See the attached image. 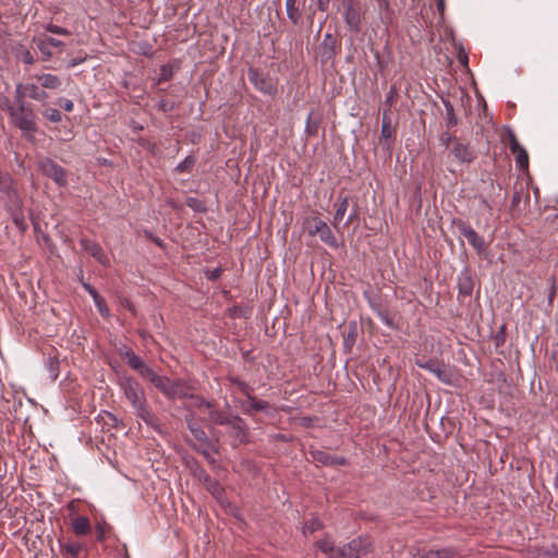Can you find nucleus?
Returning a JSON list of instances; mask_svg holds the SVG:
<instances>
[{"label": "nucleus", "mask_w": 558, "mask_h": 558, "mask_svg": "<svg viewBox=\"0 0 558 558\" xmlns=\"http://www.w3.org/2000/svg\"><path fill=\"white\" fill-rule=\"evenodd\" d=\"M124 397L131 403L135 414L147 425L157 428L158 418L149 410L143 387L132 377L122 376L119 379Z\"/></svg>", "instance_id": "obj_1"}, {"label": "nucleus", "mask_w": 558, "mask_h": 558, "mask_svg": "<svg viewBox=\"0 0 558 558\" xmlns=\"http://www.w3.org/2000/svg\"><path fill=\"white\" fill-rule=\"evenodd\" d=\"M317 547L329 558H360L371 550L372 544L367 537H357L342 547H335L329 538H324L317 542Z\"/></svg>", "instance_id": "obj_2"}, {"label": "nucleus", "mask_w": 558, "mask_h": 558, "mask_svg": "<svg viewBox=\"0 0 558 558\" xmlns=\"http://www.w3.org/2000/svg\"><path fill=\"white\" fill-rule=\"evenodd\" d=\"M12 122L22 134L29 141L35 138V133L38 131L37 116L32 108V105L15 106L10 114Z\"/></svg>", "instance_id": "obj_3"}, {"label": "nucleus", "mask_w": 558, "mask_h": 558, "mask_svg": "<svg viewBox=\"0 0 558 558\" xmlns=\"http://www.w3.org/2000/svg\"><path fill=\"white\" fill-rule=\"evenodd\" d=\"M155 387L169 399H181L189 396V386L182 379L171 380L161 376L160 381Z\"/></svg>", "instance_id": "obj_4"}, {"label": "nucleus", "mask_w": 558, "mask_h": 558, "mask_svg": "<svg viewBox=\"0 0 558 558\" xmlns=\"http://www.w3.org/2000/svg\"><path fill=\"white\" fill-rule=\"evenodd\" d=\"M340 11L348 27L357 33L361 29V9L356 0H342Z\"/></svg>", "instance_id": "obj_5"}, {"label": "nucleus", "mask_w": 558, "mask_h": 558, "mask_svg": "<svg viewBox=\"0 0 558 558\" xmlns=\"http://www.w3.org/2000/svg\"><path fill=\"white\" fill-rule=\"evenodd\" d=\"M39 168L48 178H50L58 186H65L68 183L66 171L50 158L39 160Z\"/></svg>", "instance_id": "obj_6"}, {"label": "nucleus", "mask_w": 558, "mask_h": 558, "mask_svg": "<svg viewBox=\"0 0 558 558\" xmlns=\"http://www.w3.org/2000/svg\"><path fill=\"white\" fill-rule=\"evenodd\" d=\"M314 226L308 228L310 235H318L326 245L337 248L339 243L332 233L330 227L318 217L313 218Z\"/></svg>", "instance_id": "obj_7"}, {"label": "nucleus", "mask_w": 558, "mask_h": 558, "mask_svg": "<svg viewBox=\"0 0 558 558\" xmlns=\"http://www.w3.org/2000/svg\"><path fill=\"white\" fill-rule=\"evenodd\" d=\"M457 227L460 234L468 240L469 244L473 246L477 253H482L485 250L484 239L480 236L471 226L463 221H458Z\"/></svg>", "instance_id": "obj_8"}, {"label": "nucleus", "mask_w": 558, "mask_h": 558, "mask_svg": "<svg viewBox=\"0 0 558 558\" xmlns=\"http://www.w3.org/2000/svg\"><path fill=\"white\" fill-rule=\"evenodd\" d=\"M451 154L461 163H471L476 158L474 149L466 143L460 140H454Z\"/></svg>", "instance_id": "obj_9"}, {"label": "nucleus", "mask_w": 558, "mask_h": 558, "mask_svg": "<svg viewBox=\"0 0 558 558\" xmlns=\"http://www.w3.org/2000/svg\"><path fill=\"white\" fill-rule=\"evenodd\" d=\"M248 80L250 82L262 93L264 94H272L275 92L274 82L263 73H260L256 69L248 70Z\"/></svg>", "instance_id": "obj_10"}, {"label": "nucleus", "mask_w": 558, "mask_h": 558, "mask_svg": "<svg viewBox=\"0 0 558 558\" xmlns=\"http://www.w3.org/2000/svg\"><path fill=\"white\" fill-rule=\"evenodd\" d=\"M508 140H509V149L513 155H515V161H517L518 167L522 170L527 169L529 155H527L526 150L524 149V147H522L519 144L515 134L510 131L508 134Z\"/></svg>", "instance_id": "obj_11"}, {"label": "nucleus", "mask_w": 558, "mask_h": 558, "mask_svg": "<svg viewBox=\"0 0 558 558\" xmlns=\"http://www.w3.org/2000/svg\"><path fill=\"white\" fill-rule=\"evenodd\" d=\"M336 38L330 33H326L323 41L318 47V57L323 64L328 63L329 61L332 60V58L336 54Z\"/></svg>", "instance_id": "obj_12"}, {"label": "nucleus", "mask_w": 558, "mask_h": 558, "mask_svg": "<svg viewBox=\"0 0 558 558\" xmlns=\"http://www.w3.org/2000/svg\"><path fill=\"white\" fill-rule=\"evenodd\" d=\"M231 435L240 442L247 441V426L240 416H232L230 422L227 424Z\"/></svg>", "instance_id": "obj_13"}, {"label": "nucleus", "mask_w": 558, "mask_h": 558, "mask_svg": "<svg viewBox=\"0 0 558 558\" xmlns=\"http://www.w3.org/2000/svg\"><path fill=\"white\" fill-rule=\"evenodd\" d=\"M80 243L82 248L90 254L97 262L102 265L108 264L109 259L98 243L88 239H81Z\"/></svg>", "instance_id": "obj_14"}, {"label": "nucleus", "mask_w": 558, "mask_h": 558, "mask_svg": "<svg viewBox=\"0 0 558 558\" xmlns=\"http://www.w3.org/2000/svg\"><path fill=\"white\" fill-rule=\"evenodd\" d=\"M311 457L314 462L322 463L324 465H343L345 459L343 457L332 456L323 450L311 451Z\"/></svg>", "instance_id": "obj_15"}, {"label": "nucleus", "mask_w": 558, "mask_h": 558, "mask_svg": "<svg viewBox=\"0 0 558 558\" xmlns=\"http://www.w3.org/2000/svg\"><path fill=\"white\" fill-rule=\"evenodd\" d=\"M246 402L242 403L243 412L245 414H253L254 412H268L270 405L267 401L258 400L255 397L250 396L246 397Z\"/></svg>", "instance_id": "obj_16"}, {"label": "nucleus", "mask_w": 558, "mask_h": 558, "mask_svg": "<svg viewBox=\"0 0 558 558\" xmlns=\"http://www.w3.org/2000/svg\"><path fill=\"white\" fill-rule=\"evenodd\" d=\"M32 77L35 78L45 89H58L62 85V80L54 74L41 73L35 74Z\"/></svg>", "instance_id": "obj_17"}, {"label": "nucleus", "mask_w": 558, "mask_h": 558, "mask_svg": "<svg viewBox=\"0 0 558 558\" xmlns=\"http://www.w3.org/2000/svg\"><path fill=\"white\" fill-rule=\"evenodd\" d=\"M458 289L459 293L464 296L472 294L473 280L466 270L462 271L458 277Z\"/></svg>", "instance_id": "obj_18"}, {"label": "nucleus", "mask_w": 558, "mask_h": 558, "mask_svg": "<svg viewBox=\"0 0 558 558\" xmlns=\"http://www.w3.org/2000/svg\"><path fill=\"white\" fill-rule=\"evenodd\" d=\"M335 206H336V211L333 215L332 226L336 229H338L339 223L342 221V219L344 218L345 213L348 210L349 197L348 196L340 197L339 202Z\"/></svg>", "instance_id": "obj_19"}, {"label": "nucleus", "mask_w": 558, "mask_h": 558, "mask_svg": "<svg viewBox=\"0 0 558 558\" xmlns=\"http://www.w3.org/2000/svg\"><path fill=\"white\" fill-rule=\"evenodd\" d=\"M71 526L76 535H86L90 532V522L87 517H75L72 519Z\"/></svg>", "instance_id": "obj_20"}, {"label": "nucleus", "mask_w": 558, "mask_h": 558, "mask_svg": "<svg viewBox=\"0 0 558 558\" xmlns=\"http://www.w3.org/2000/svg\"><path fill=\"white\" fill-rule=\"evenodd\" d=\"M60 546L65 558H78L84 550L83 545L77 542H65Z\"/></svg>", "instance_id": "obj_21"}, {"label": "nucleus", "mask_w": 558, "mask_h": 558, "mask_svg": "<svg viewBox=\"0 0 558 558\" xmlns=\"http://www.w3.org/2000/svg\"><path fill=\"white\" fill-rule=\"evenodd\" d=\"M28 90V98L39 101L41 104H46L49 97L48 93L40 85L35 83H26Z\"/></svg>", "instance_id": "obj_22"}, {"label": "nucleus", "mask_w": 558, "mask_h": 558, "mask_svg": "<svg viewBox=\"0 0 558 558\" xmlns=\"http://www.w3.org/2000/svg\"><path fill=\"white\" fill-rule=\"evenodd\" d=\"M208 415L210 422L225 426H227V424L230 422V418L232 417L227 412L215 410L214 407L209 409Z\"/></svg>", "instance_id": "obj_23"}, {"label": "nucleus", "mask_w": 558, "mask_h": 558, "mask_svg": "<svg viewBox=\"0 0 558 558\" xmlns=\"http://www.w3.org/2000/svg\"><path fill=\"white\" fill-rule=\"evenodd\" d=\"M28 97L27 84L19 83L15 86L14 94V106L29 105L25 101V98Z\"/></svg>", "instance_id": "obj_24"}, {"label": "nucleus", "mask_w": 558, "mask_h": 558, "mask_svg": "<svg viewBox=\"0 0 558 558\" xmlns=\"http://www.w3.org/2000/svg\"><path fill=\"white\" fill-rule=\"evenodd\" d=\"M442 104L446 109V121L448 128H453L458 124V119L454 113V108L449 100H442Z\"/></svg>", "instance_id": "obj_25"}, {"label": "nucleus", "mask_w": 558, "mask_h": 558, "mask_svg": "<svg viewBox=\"0 0 558 558\" xmlns=\"http://www.w3.org/2000/svg\"><path fill=\"white\" fill-rule=\"evenodd\" d=\"M125 357L129 366L136 372H140L146 365L144 361L132 351H126Z\"/></svg>", "instance_id": "obj_26"}, {"label": "nucleus", "mask_w": 558, "mask_h": 558, "mask_svg": "<svg viewBox=\"0 0 558 558\" xmlns=\"http://www.w3.org/2000/svg\"><path fill=\"white\" fill-rule=\"evenodd\" d=\"M229 380L245 397L252 393V388L250 387V385L244 380L240 379L239 377L230 376Z\"/></svg>", "instance_id": "obj_27"}, {"label": "nucleus", "mask_w": 558, "mask_h": 558, "mask_svg": "<svg viewBox=\"0 0 558 558\" xmlns=\"http://www.w3.org/2000/svg\"><path fill=\"white\" fill-rule=\"evenodd\" d=\"M287 15L293 24H298L300 21V13L295 8V0H286Z\"/></svg>", "instance_id": "obj_28"}, {"label": "nucleus", "mask_w": 558, "mask_h": 558, "mask_svg": "<svg viewBox=\"0 0 558 558\" xmlns=\"http://www.w3.org/2000/svg\"><path fill=\"white\" fill-rule=\"evenodd\" d=\"M373 308L376 311L377 316L379 319L389 328H396L392 317L390 316L389 312L381 308L380 306H374Z\"/></svg>", "instance_id": "obj_29"}, {"label": "nucleus", "mask_w": 558, "mask_h": 558, "mask_svg": "<svg viewBox=\"0 0 558 558\" xmlns=\"http://www.w3.org/2000/svg\"><path fill=\"white\" fill-rule=\"evenodd\" d=\"M140 375L148 379L154 386L160 381V375H158L151 367L145 365L140 372Z\"/></svg>", "instance_id": "obj_30"}, {"label": "nucleus", "mask_w": 558, "mask_h": 558, "mask_svg": "<svg viewBox=\"0 0 558 558\" xmlns=\"http://www.w3.org/2000/svg\"><path fill=\"white\" fill-rule=\"evenodd\" d=\"M41 114L45 119L52 123H59L62 120L61 112L56 108H46L41 111Z\"/></svg>", "instance_id": "obj_31"}, {"label": "nucleus", "mask_w": 558, "mask_h": 558, "mask_svg": "<svg viewBox=\"0 0 558 558\" xmlns=\"http://www.w3.org/2000/svg\"><path fill=\"white\" fill-rule=\"evenodd\" d=\"M46 367L48 369L50 379L56 380L59 376V361L53 357H48L46 360Z\"/></svg>", "instance_id": "obj_32"}, {"label": "nucleus", "mask_w": 558, "mask_h": 558, "mask_svg": "<svg viewBox=\"0 0 558 558\" xmlns=\"http://www.w3.org/2000/svg\"><path fill=\"white\" fill-rule=\"evenodd\" d=\"M189 429L196 440L204 444L208 442V437L202 427L197 426L194 423H189Z\"/></svg>", "instance_id": "obj_33"}, {"label": "nucleus", "mask_w": 558, "mask_h": 558, "mask_svg": "<svg viewBox=\"0 0 558 558\" xmlns=\"http://www.w3.org/2000/svg\"><path fill=\"white\" fill-rule=\"evenodd\" d=\"M206 489L216 498L221 499L225 493L223 487L216 481L213 480L207 486Z\"/></svg>", "instance_id": "obj_34"}, {"label": "nucleus", "mask_w": 558, "mask_h": 558, "mask_svg": "<svg viewBox=\"0 0 558 558\" xmlns=\"http://www.w3.org/2000/svg\"><path fill=\"white\" fill-rule=\"evenodd\" d=\"M392 134H393V130L390 126V119L385 113L383 117L380 137L384 140H390L392 137Z\"/></svg>", "instance_id": "obj_35"}, {"label": "nucleus", "mask_w": 558, "mask_h": 558, "mask_svg": "<svg viewBox=\"0 0 558 558\" xmlns=\"http://www.w3.org/2000/svg\"><path fill=\"white\" fill-rule=\"evenodd\" d=\"M187 397L193 401V405L196 408H199V409L204 408V409H207L208 411H209V409L213 408V403L205 400L202 397L194 396V395H189Z\"/></svg>", "instance_id": "obj_36"}, {"label": "nucleus", "mask_w": 558, "mask_h": 558, "mask_svg": "<svg viewBox=\"0 0 558 558\" xmlns=\"http://www.w3.org/2000/svg\"><path fill=\"white\" fill-rule=\"evenodd\" d=\"M194 163H195V158L192 156H187L184 160H182L177 166L175 169L178 172H187L193 168Z\"/></svg>", "instance_id": "obj_37"}, {"label": "nucleus", "mask_w": 558, "mask_h": 558, "mask_svg": "<svg viewBox=\"0 0 558 558\" xmlns=\"http://www.w3.org/2000/svg\"><path fill=\"white\" fill-rule=\"evenodd\" d=\"M45 29L49 33L57 34V35H63L66 36L70 34V32L66 28L60 27L58 25H54L52 23H49L45 25Z\"/></svg>", "instance_id": "obj_38"}, {"label": "nucleus", "mask_w": 558, "mask_h": 558, "mask_svg": "<svg viewBox=\"0 0 558 558\" xmlns=\"http://www.w3.org/2000/svg\"><path fill=\"white\" fill-rule=\"evenodd\" d=\"M15 106L12 105L11 100L4 96V95H0V109L1 110H5L9 112V114H11L12 112V109H14Z\"/></svg>", "instance_id": "obj_39"}, {"label": "nucleus", "mask_w": 558, "mask_h": 558, "mask_svg": "<svg viewBox=\"0 0 558 558\" xmlns=\"http://www.w3.org/2000/svg\"><path fill=\"white\" fill-rule=\"evenodd\" d=\"M186 204L189 207L193 208L194 210L203 211L205 210V206L203 202L195 197H189L186 201Z\"/></svg>", "instance_id": "obj_40"}, {"label": "nucleus", "mask_w": 558, "mask_h": 558, "mask_svg": "<svg viewBox=\"0 0 558 558\" xmlns=\"http://www.w3.org/2000/svg\"><path fill=\"white\" fill-rule=\"evenodd\" d=\"M19 57L21 61L25 64H33L35 61L33 54L27 49H23L22 51H20Z\"/></svg>", "instance_id": "obj_41"}, {"label": "nucleus", "mask_w": 558, "mask_h": 558, "mask_svg": "<svg viewBox=\"0 0 558 558\" xmlns=\"http://www.w3.org/2000/svg\"><path fill=\"white\" fill-rule=\"evenodd\" d=\"M95 302V305L98 310V312L100 313L101 316H108L109 315V310L105 303V300L104 298L99 296L98 301H94Z\"/></svg>", "instance_id": "obj_42"}, {"label": "nucleus", "mask_w": 558, "mask_h": 558, "mask_svg": "<svg viewBox=\"0 0 558 558\" xmlns=\"http://www.w3.org/2000/svg\"><path fill=\"white\" fill-rule=\"evenodd\" d=\"M58 105L65 110L66 112H71L74 108V104L71 99L68 98H59Z\"/></svg>", "instance_id": "obj_43"}, {"label": "nucleus", "mask_w": 558, "mask_h": 558, "mask_svg": "<svg viewBox=\"0 0 558 558\" xmlns=\"http://www.w3.org/2000/svg\"><path fill=\"white\" fill-rule=\"evenodd\" d=\"M319 527H320V524H319L318 520H313L312 522L305 524V526L303 529V533L304 534L313 533L316 530H318Z\"/></svg>", "instance_id": "obj_44"}, {"label": "nucleus", "mask_w": 558, "mask_h": 558, "mask_svg": "<svg viewBox=\"0 0 558 558\" xmlns=\"http://www.w3.org/2000/svg\"><path fill=\"white\" fill-rule=\"evenodd\" d=\"M439 140H440V143L448 148L450 146V143L451 142L453 143L456 138L450 133L444 132L440 135Z\"/></svg>", "instance_id": "obj_45"}, {"label": "nucleus", "mask_w": 558, "mask_h": 558, "mask_svg": "<svg viewBox=\"0 0 558 558\" xmlns=\"http://www.w3.org/2000/svg\"><path fill=\"white\" fill-rule=\"evenodd\" d=\"M83 288L85 289V291L88 292V294L93 298L94 301H98L100 295L94 287H92L89 283L83 282Z\"/></svg>", "instance_id": "obj_46"}, {"label": "nucleus", "mask_w": 558, "mask_h": 558, "mask_svg": "<svg viewBox=\"0 0 558 558\" xmlns=\"http://www.w3.org/2000/svg\"><path fill=\"white\" fill-rule=\"evenodd\" d=\"M43 44H47L49 46H52L54 48H62L63 47V41L59 40V39H56L53 37H47L43 40Z\"/></svg>", "instance_id": "obj_47"}, {"label": "nucleus", "mask_w": 558, "mask_h": 558, "mask_svg": "<svg viewBox=\"0 0 558 558\" xmlns=\"http://www.w3.org/2000/svg\"><path fill=\"white\" fill-rule=\"evenodd\" d=\"M416 364H417L418 367L432 372V369L436 366L437 362L433 361V360H428V361H425V362L417 361Z\"/></svg>", "instance_id": "obj_48"}, {"label": "nucleus", "mask_w": 558, "mask_h": 558, "mask_svg": "<svg viewBox=\"0 0 558 558\" xmlns=\"http://www.w3.org/2000/svg\"><path fill=\"white\" fill-rule=\"evenodd\" d=\"M557 293V287L555 280H551L550 291L548 293V303L551 305Z\"/></svg>", "instance_id": "obj_49"}, {"label": "nucleus", "mask_w": 558, "mask_h": 558, "mask_svg": "<svg viewBox=\"0 0 558 558\" xmlns=\"http://www.w3.org/2000/svg\"><path fill=\"white\" fill-rule=\"evenodd\" d=\"M330 0H317V7L320 11L326 12L329 8Z\"/></svg>", "instance_id": "obj_50"}, {"label": "nucleus", "mask_w": 558, "mask_h": 558, "mask_svg": "<svg viewBox=\"0 0 558 558\" xmlns=\"http://www.w3.org/2000/svg\"><path fill=\"white\" fill-rule=\"evenodd\" d=\"M220 275H221V269L220 268H215L208 275V279H210V280L218 279L220 277Z\"/></svg>", "instance_id": "obj_51"}, {"label": "nucleus", "mask_w": 558, "mask_h": 558, "mask_svg": "<svg viewBox=\"0 0 558 558\" xmlns=\"http://www.w3.org/2000/svg\"><path fill=\"white\" fill-rule=\"evenodd\" d=\"M396 94H397L396 88L391 87L389 90V94L387 96V99H386V102L388 105H392Z\"/></svg>", "instance_id": "obj_52"}, {"label": "nucleus", "mask_w": 558, "mask_h": 558, "mask_svg": "<svg viewBox=\"0 0 558 558\" xmlns=\"http://www.w3.org/2000/svg\"><path fill=\"white\" fill-rule=\"evenodd\" d=\"M199 478L203 481L205 486H207L213 481V478L207 473H205L204 471L201 473Z\"/></svg>", "instance_id": "obj_53"}, {"label": "nucleus", "mask_w": 558, "mask_h": 558, "mask_svg": "<svg viewBox=\"0 0 558 558\" xmlns=\"http://www.w3.org/2000/svg\"><path fill=\"white\" fill-rule=\"evenodd\" d=\"M433 374H435L439 379L444 380L442 378V371L441 368L439 367L438 363L436 364V366L432 369Z\"/></svg>", "instance_id": "obj_54"}, {"label": "nucleus", "mask_w": 558, "mask_h": 558, "mask_svg": "<svg viewBox=\"0 0 558 558\" xmlns=\"http://www.w3.org/2000/svg\"><path fill=\"white\" fill-rule=\"evenodd\" d=\"M433 374H435L439 379L444 380L442 378V371L441 368L439 367L438 363L436 364V366L432 369Z\"/></svg>", "instance_id": "obj_55"}, {"label": "nucleus", "mask_w": 558, "mask_h": 558, "mask_svg": "<svg viewBox=\"0 0 558 558\" xmlns=\"http://www.w3.org/2000/svg\"><path fill=\"white\" fill-rule=\"evenodd\" d=\"M433 374H435L439 379L444 380L442 378V371L441 368L439 367L438 363L436 364V366L432 369Z\"/></svg>", "instance_id": "obj_56"}, {"label": "nucleus", "mask_w": 558, "mask_h": 558, "mask_svg": "<svg viewBox=\"0 0 558 558\" xmlns=\"http://www.w3.org/2000/svg\"><path fill=\"white\" fill-rule=\"evenodd\" d=\"M437 10L442 17L444 11H445V1L444 0H437Z\"/></svg>", "instance_id": "obj_57"}, {"label": "nucleus", "mask_w": 558, "mask_h": 558, "mask_svg": "<svg viewBox=\"0 0 558 558\" xmlns=\"http://www.w3.org/2000/svg\"><path fill=\"white\" fill-rule=\"evenodd\" d=\"M84 59H72L69 62V68H74L83 62Z\"/></svg>", "instance_id": "obj_58"}, {"label": "nucleus", "mask_w": 558, "mask_h": 558, "mask_svg": "<svg viewBox=\"0 0 558 558\" xmlns=\"http://www.w3.org/2000/svg\"><path fill=\"white\" fill-rule=\"evenodd\" d=\"M149 239L154 241L158 246L162 247V241L159 238L153 236L150 233L147 234Z\"/></svg>", "instance_id": "obj_59"}, {"label": "nucleus", "mask_w": 558, "mask_h": 558, "mask_svg": "<svg viewBox=\"0 0 558 558\" xmlns=\"http://www.w3.org/2000/svg\"><path fill=\"white\" fill-rule=\"evenodd\" d=\"M241 314H242V312H241V308H240V307H238V306L233 307V310H232V315H236V316H239V315H241Z\"/></svg>", "instance_id": "obj_60"}, {"label": "nucleus", "mask_w": 558, "mask_h": 558, "mask_svg": "<svg viewBox=\"0 0 558 558\" xmlns=\"http://www.w3.org/2000/svg\"><path fill=\"white\" fill-rule=\"evenodd\" d=\"M353 221V215H350L345 221V226H349Z\"/></svg>", "instance_id": "obj_61"}, {"label": "nucleus", "mask_w": 558, "mask_h": 558, "mask_svg": "<svg viewBox=\"0 0 558 558\" xmlns=\"http://www.w3.org/2000/svg\"><path fill=\"white\" fill-rule=\"evenodd\" d=\"M39 49L44 52V53H47V56H50V52H48V50H45L44 49V44L41 43V45H39Z\"/></svg>", "instance_id": "obj_62"}, {"label": "nucleus", "mask_w": 558, "mask_h": 558, "mask_svg": "<svg viewBox=\"0 0 558 558\" xmlns=\"http://www.w3.org/2000/svg\"><path fill=\"white\" fill-rule=\"evenodd\" d=\"M39 49L44 52V53H47V56H50V52H48V50H45L44 49V44L41 43V45H39Z\"/></svg>", "instance_id": "obj_63"}, {"label": "nucleus", "mask_w": 558, "mask_h": 558, "mask_svg": "<svg viewBox=\"0 0 558 558\" xmlns=\"http://www.w3.org/2000/svg\"><path fill=\"white\" fill-rule=\"evenodd\" d=\"M203 453L206 458H209V454L206 451H204Z\"/></svg>", "instance_id": "obj_64"}]
</instances>
